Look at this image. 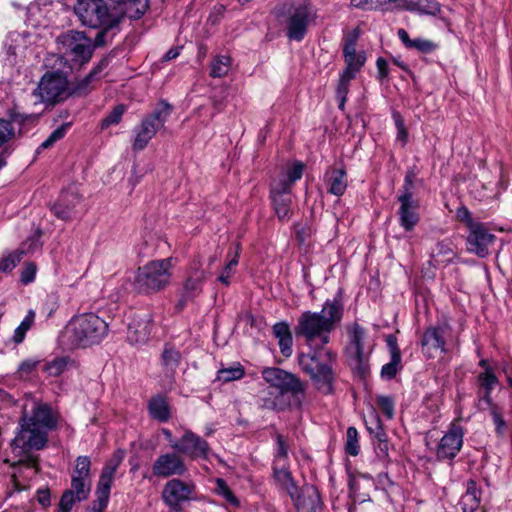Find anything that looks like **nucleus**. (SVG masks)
Listing matches in <instances>:
<instances>
[{
    "label": "nucleus",
    "mask_w": 512,
    "mask_h": 512,
    "mask_svg": "<svg viewBox=\"0 0 512 512\" xmlns=\"http://www.w3.org/2000/svg\"><path fill=\"white\" fill-rule=\"evenodd\" d=\"M401 361L400 350L393 348V355H391L390 361L381 368V377L386 380L393 379L402 368Z\"/></svg>",
    "instance_id": "36"
},
{
    "label": "nucleus",
    "mask_w": 512,
    "mask_h": 512,
    "mask_svg": "<svg viewBox=\"0 0 512 512\" xmlns=\"http://www.w3.org/2000/svg\"><path fill=\"white\" fill-rule=\"evenodd\" d=\"M366 331L359 324L355 323L349 330L350 351L359 364L366 359L365 340Z\"/></svg>",
    "instance_id": "26"
},
{
    "label": "nucleus",
    "mask_w": 512,
    "mask_h": 512,
    "mask_svg": "<svg viewBox=\"0 0 512 512\" xmlns=\"http://www.w3.org/2000/svg\"><path fill=\"white\" fill-rule=\"evenodd\" d=\"M447 328L443 326H435L428 328L422 338V350L425 355L434 358L437 354L446 352L445 338Z\"/></svg>",
    "instance_id": "18"
},
{
    "label": "nucleus",
    "mask_w": 512,
    "mask_h": 512,
    "mask_svg": "<svg viewBox=\"0 0 512 512\" xmlns=\"http://www.w3.org/2000/svg\"><path fill=\"white\" fill-rule=\"evenodd\" d=\"M456 217L459 221L464 222L467 225L468 229H471L473 225H477L480 223L475 222L472 219L470 211L465 206H461L457 209Z\"/></svg>",
    "instance_id": "62"
},
{
    "label": "nucleus",
    "mask_w": 512,
    "mask_h": 512,
    "mask_svg": "<svg viewBox=\"0 0 512 512\" xmlns=\"http://www.w3.org/2000/svg\"><path fill=\"white\" fill-rule=\"evenodd\" d=\"M71 487L77 501L86 500L91 489L90 479L71 478Z\"/></svg>",
    "instance_id": "41"
},
{
    "label": "nucleus",
    "mask_w": 512,
    "mask_h": 512,
    "mask_svg": "<svg viewBox=\"0 0 512 512\" xmlns=\"http://www.w3.org/2000/svg\"><path fill=\"white\" fill-rule=\"evenodd\" d=\"M273 334L279 340L291 334L290 326L287 322H277L273 326Z\"/></svg>",
    "instance_id": "64"
},
{
    "label": "nucleus",
    "mask_w": 512,
    "mask_h": 512,
    "mask_svg": "<svg viewBox=\"0 0 512 512\" xmlns=\"http://www.w3.org/2000/svg\"><path fill=\"white\" fill-rule=\"evenodd\" d=\"M367 429L371 435L378 441V449L381 453L387 454L388 444L386 433L382 427L381 420L377 414H373L371 417L370 425L367 424Z\"/></svg>",
    "instance_id": "31"
},
{
    "label": "nucleus",
    "mask_w": 512,
    "mask_h": 512,
    "mask_svg": "<svg viewBox=\"0 0 512 512\" xmlns=\"http://www.w3.org/2000/svg\"><path fill=\"white\" fill-rule=\"evenodd\" d=\"M109 324L93 312L74 316L64 328L62 342L70 349L99 344L107 335Z\"/></svg>",
    "instance_id": "4"
},
{
    "label": "nucleus",
    "mask_w": 512,
    "mask_h": 512,
    "mask_svg": "<svg viewBox=\"0 0 512 512\" xmlns=\"http://www.w3.org/2000/svg\"><path fill=\"white\" fill-rule=\"evenodd\" d=\"M395 125L397 128V136L396 140L401 142L402 146L407 143L408 140V132L404 124V120L399 114H394Z\"/></svg>",
    "instance_id": "59"
},
{
    "label": "nucleus",
    "mask_w": 512,
    "mask_h": 512,
    "mask_svg": "<svg viewBox=\"0 0 512 512\" xmlns=\"http://www.w3.org/2000/svg\"><path fill=\"white\" fill-rule=\"evenodd\" d=\"M298 512H322V502L316 487L307 485L291 498Z\"/></svg>",
    "instance_id": "19"
},
{
    "label": "nucleus",
    "mask_w": 512,
    "mask_h": 512,
    "mask_svg": "<svg viewBox=\"0 0 512 512\" xmlns=\"http://www.w3.org/2000/svg\"><path fill=\"white\" fill-rule=\"evenodd\" d=\"M331 332L321 314L311 311L302 313L295 327L296 335L303 336L311 348L309 353L299 355V365L316 388L325 394L332 393L335 379L333 364L337 354L325 347L330 341Z\"/></svg>",
    "instance_id": "1"
},
{
    "label": "nucleus",
    "mask_w": 512,
    "mask_h": 512,
    "mask_svg": "<svg viewBox=\"0 0 512 512\" xmlns=\"http://www.w3.org/2000/svg\"><path fill=\"white\" fill-rule=\"evenodd\" d=\"M453 257V250L444 243H438L436 249L433 251L432 254V258L436 263L450 262Z\"/></svg>",
    "instance_id": "48"
},
{
    "label": "nucleus",
    "mask_w": 512,
    "mask_h": 512,
    "mask_svg": "<svg viewBox=\"0 0 512 512\" xmlns=\"http://www.w3.org/2000/svg\"><path fill=\"white\" fill-rule=\"evenodd\" d=\"M152 328L150 314L134 317L128 324L127 339L132 344H144L149 339Z\"/></svg>",
    "instance_id": "21"
},
{
    "label": "nucleus",
    "mask_w": 512,
    "mask_h": 512,
    "mask_svg": "<svg viewBox=\"0 0 512 512\" xmlns=\"http://www.w3.org/2000/svg\"><path fill=\"white\" fill-rule=\"evenodd\" d=\"M274 481L277 487L285 491L290 498L296 496V492L299 488L293 480L291 473L286 468L274 466Z\"/></svg>",
    "instance_id": "28"
},
{
    "label": "nucleus",
    "mask_w": 512,
    "mask_h": 512,
    "mask_svg": "<svg viewBox=\"0 0 512 512\" xmlns=\"http://www.w3.org/2000/svg\"><path fill=\"white\" fill-rule=\"evenodd\" d=\"M461 502L465 506V509L474 510L477 508L480 502V492L473 481L468 482L467 491L462 496Z\"/></svg>",
    "instance_id": "42"
},
{
    "label": "nucleus",
    "mask_w": 512,
    "mask_h": 512,
    "mask_svg": "<svg viewBox=\"0 0 512 512\" xmlns=\"http://www.w3.org/2000/svg\"><path fill=\"white\" fill-rule=\"evenodd\" d=\"M150 415L160 422H166L170 417V410L166 400L157 396L150 400L148 405Z\"/></svg>",
    "instance_id": "32"
},
{
    "label": "nucleus",
    "mask_w": 512,
    "mask_h": 512,
    "mask_svg": "<svg viewBox=\"0 0 512 512\" xmlns=\"http://www.w3.org/2000/svg\"><path fill=\"white\" fill-rule=\"evenodd\" d=\"M480 386L484 390H493L498 380L490 367H486V371H483L478 376Z\"/></svg>",
    "instance_id": "52"
},
{
    "label": "nucleus",
    "mask_w": 512,
    "mask_h": 512,
    "mask_svg": "<svg viewBox=\"0 0 512 512\" xmlns=\"http://www.w3.org/2000/svg\"><path fill=\"white\" fill-rule=\"evenodd\" d=\"M76 499L72 490H66L60 499L58 512H70Z\"/></svg>",
    "instance_id": "57"
},
{
    "label": "nucleus",
    "mask_w": 512,
    "mask_h": 512,
    "mask_svg": "<svg viewBox=\"0 0 512 512\" xmlns=\"http://www.w3.org/2000/svg\"><path fill=\"white\" fill-rule=\"evenodd\" d=\"M346 452L351 456H357L360 452L358 432L355 427H349L346 432Z\"/></svg>",
    "instance_id": "46"
},
{
    "label": "nucleus",
    "mask_w": 512,
    "mask_h": 512,
    "mask_svg": "<svg viewBox=\"0 0 512 512\" xmlns=\"http://www.w3.org/2000/svg\"><path fill=\"white\" fill-rule=\"evenodd\" d=\"M186 471L187 467L182 457L174 452L160 455L152 465L153 475L159 478L182 476Z\"/></svg>",
    "instance_id": "16"
},
{
    "label": "nucleus",
    "mask_w": 512,
    "mask_h": 512,
    "mask_svg": "<svg viewBox=\"0 0 512 512\" xmlns=\"http://www.w3.org/2000/svg\"><path fill=\"white\" fill-rule=\"evenodd\" d=\"M91 461L87 456H79L71 478L90 479Z\"/></svg>",
    "instance_id": "43"
},
{
    "label": "nucleus",
    "mask_w": 512,
    "mask_h": 512,
    "mask_svg": "<svg viewBox=\"0 0 512 512\" xmlns=\"http://www.w3.org/2000/svg\"><path fill=\"white\" fill-rule=\"evenodd\" d=\"M315 18V11L307 0L298 1L289 11L286 21L287 37L291 40L301 41L307 27Z\"/></svg>",
    "instance_id": "11"
},
{
    "label": "nucleus",
    "mask_w": 512,
    "mask_h": 512,
    "mask_svg": "<svg viewBox=\"0 0 512 512\" xmlns=\"http://www.w3.org/2000/svg\"><path fill=\"white\" fill-rule=\"evenodd\" d=\"M303 171L304 164L295 161L287 164L271 182L270 198L274 211L281 221L289 220L292 215V187L301 179Z\"/></svg>",
    "instance_id": "6"
},
{
    "label": "nucleus",
    "mask_w": 512,
    "mask_h": 512,
    "mask_svg": "<svg viewBox=\"0 0 512 512\" xmlns=\"http://www.w3.org/2000/svg\"><path fill=\"white\" fill-rule=\"evenodd\" d=\"M4 48L8 60L12 62L26 48V40L23 34L18 32H10L4 42Z\"/></svg>",
    "instance_id": "30"
},
{
    "label": "nucleus",
    "mask_w": 512,
    "mask_h": 512,
    "mask_svg": "<svg viewBox=\"0 0 512 512\" xmlns=\"http://www.w3.org/2000/svg\"><path fill=\"white\" fill-rule=\"evenodd\" d=\"M35 312L33 310H29L20 325L15 329L13 334V342L15 344H20L23 342L27 331L30 330L34 323Z\"/></svg>",
    "instance_id": "39"
},
{
    "label": "nucleus",
    "mask_w": 512,
    "mask_h": 512,
    "mask_svg": "<svg viewBox=\"0 0 512 512\" xmlns=\"http://www.w3.org/2000/svg\"><path fill=\"white\" fill-rule=\"evenodd\" d=\"M130 2L131 19L141 18L149 7L148 0H128Z\"/></svg>",
    "instance_id": "55"
},
{
    "label": "nucleus",
    "mask_w": 512,
    "mask_h": 512,
    "mask_svg": "<svg viewBox=\"0 0 512 512\" xmlns=\"http://www.w3.org/2000/svg\"><path fill=\"white\" fill-rule=\"evenodd\" d=\"M8 119L10 123L16 124L18 126V131H16V135H22L26 130H28L31 126L35 125L38 116L35 114H26L18 111L17 109H10L7 113Z\"/></svg>",
    "instance_id": "29"
},
{
    "label": "nucleus",
    "mask_w": 512,
    "mask_h": 512,
    "mask_svg": "<svg viewBox=\"0 0 512 512\" xmlns=\"http://www.w3.org/2000/svg\"><path fill=\"white\" fill-rule=\"evenodd\" d=\"M240 251V244L237 243L235 245L234 251H229L228 257H230V259L228 260V263L225 265L224 269L222 270L218 277V281L226 286L230 284V279L235 273V267L237 266L239 261Z\"/></svg>",
    "instance_id": "33"
},
{
    "label": "nucleus",
    "mask_w": 512,
    "mask_h": 512,
    "mask_svg": "<svg viewBox=\"0 0 512 512\" xmlns=\"http://www.w3.org/2000/svg\"><path fill=\"white\" fill-rule=\"evenodd\" d=\"M265 382L289 398L295 407H300L305 398V384L296 375L281 368L269 367L262 371Z\"/></svg>",
    "instance_id": "9"
},
{
    "label": "nucleus",
    "mask_w": 512,
    "mask_h": 512,
    "mask_svg": "<svg viewBox=\"0 0 512 512\" xmlns=\"http://www.w3.org/2000/svg\"><path fill=\"white\" fill-rule=\"evenodd\" d=\"M16 138V130L9 120L0 118V147Z\"/></svg>",
    "instance_id": "49"
},
{
    "label": "nucleus",
    "mask_w": 512,
    "mask_h": 512,
    "mask_svg": "<svg viewBox=\"0 0 512 512\" xmlns=\"http://www.w3.org/2000/svg\"><path fill=\"white\" fill-rule=\"evenodd\" d=\"M232 65V59L228 55L216 56L210 65V76L213 78H221L226 76Z\"/></svg>",
    "instance_id": "35"
},
{
    "label": "nucleus",
    "mask_w": 512,
    "mask_h": 512,
    "mask_svg": "<svg viewBox=\"0 0 512 512\" xmlns=\"http://www.w3.org/2000/svg\"><path fill=\"white\" fill-rule=\"evenodd\" d=\"M67 366L66 358H56L45 365V371L50 376H59Z\"/></svg>",
    "instance_id": "56"
},
{
    "label": "nucleus",
    "mask_w": 512,
    "mask_h": 512,
    "mask_svg": "<svg viewBox=\"0 0 512 512\" xmlns=\"http://www.w3.org/2000/svg\"><path fill=\"white\" fill-rule=\"evenodd\" d=\"M324 182L328 193L342 196L348 186L347 173L343 168H331L325 173Z\"/></svg>",
    "instance_id": "24"
},
{
    "label": "nucleus",
    "mask_w": 512,
    "mask_h": 512,
    "mask_svg": "<svg viewBox=\"0 0 512 512\" xmlns=\"http://www.w3.org/2000/svg\"><path fill=\"white\" fill-rule=\"evenodd\" d=\"M44 63L50 70L42 76L35 95L39 96L42 102L54 104L70 95L67 76L72 67L66 65V61L56 55H49Z\"/></svg>",
    "instance_id": "5"
},
{
    "label": "nucleus",
    "mask_w": 512,
    "mask_h": 512,
    "mask_svg": "<svg viewBox=\"0 0 512 512\" xmlns=\"http://www.w3.org/2000/svg\"><path fill=\"white\" fill-rule=\"evenodd\" d=\"M74 11L83 25L104 31L116 27L123 16L131 18L128 0H77Z\"/></svg>",
    "instance_id": "3"
},
{
    "label": "nucleus",
    "mask_w": 512,
    "mask_h": 512,
    "mask_svg": "<svg viewBox=\"0 0 512 512\" xmlns=\"http://www.w3.org/2000/svg\"><path fill=\"white\" fill-rule=\"evenodd\" d=\"M57 425V418L50 405L34 402L30 414L24 413L19 421L16 436L11 441L13 452L25 460L21 462L36 467V459L29 456L31 450H41L48 441V432Z\"/></svg>",
    "instance_id": "2"
},
{
    "label": "nucleus",
    "mask_w": 512,
    "mask_h": 512,
    "mask_svg": "<svg viewBox=\"0 0 512 512\" xmlns=\"http://www.w3.org/2000/svg\"><path fill=\"white\" fill-rule=\"evenodd\" d=\"M102 71V64L93 68L84 78L78 80L71 88L70 94L85 95L91 89V83L97 78Z\"/></svg>",
    "instance_id": "34"
},
{
    "label": "nucleus",
    "mask_w": 512,
    "mask_h": 512,
    "mask_svg": "<svg viewBox=\"0 0 512 512\" xmlns=\"http://www.w3.org/2000/svg\"><path fill=\"white\" fill-rule=\"evenodd\" d=\"M173 449L178 453L185 455L191 459H208L212 454L209 444L206 440L192 432L186 430L177 443L173 445Z\"/></svg>",
    "instance_id": "13"
},
{
    "label": "nucleus",
    "mask_w": 512,
    "mask_h": 512,
    "mask_svg": "<svg viewBox=\"0 0 512 512\" xmlns=\"http://www.w3.org/2000/svg\"><path fill=\"white\" fill-rule=\"evenodd\" d=\"M415 174L411 171L407 172L404 178L403 186L398 195V201H418L414 197Z\"/></svg>",
    "instance_id": "38"
},
{
    "label": "nucleus",
    "mask_w": 512,
    "mask_h": 512,
    "mask_svg": "<svg viewBox=\"0 0 512 512\" xmlns=\"http://www.w3.org/2000/svg\"><path fill=\"white\" fill-rule=\"evenodd\" d=\"M172 107L165 101H161L155 107L153 112L147 115L139 125L134 127V140L132 144L133 150L141 151L149 143V141L156 135L169 118Z\"/></svg>",
    "instance_id": "10"
},
{
    "label": "nucleus",
    "mask_w": 512,
    "mask_h": 512,
    "mask_svg": "<svg viewBox=\"0 0 512 512\" xmlns=\"http://www.w3.org/2000/svg\"><path fill=\"white\" fill-rule=\"evenodd\" d=\"M56 44L58 53L55 55L62 57L66 65H69L68 61L83 65L93 54L91 39L83 32L71 30L63 33L57 37Z\"/></svg>",
    "instance_id": "8"
},
{
    "label": "nucleus",
    "mask_w": 512,
    "mask_h": 512,
    "mask_svg": "<svg viewBox=\"0 0 512 512\" xmlns=\"http://www.w3.org/2000/svg\"><path fill=\"white\" fill-rule=\"evenodd\" d=\"M52 1L51 0H36L27 7V22L34 26H47L49 20Z\"/></svg>",
    "instance_id": "22"
},
{
    "label": "nucleus",
    "mask_w": 512,
    "mask_h": 512,
    "mask_svg": "<svg viewBox=\"0 0 512 512\" xmlns=\"http://www.w3.org/2000/svg\"><path fill=\"white\" fill-rule=\"evenodd\" d=\"M463 428L458 423H451L448 431L441 438L437 447V457L440 460H451L461 450L463 445Z\"/></svg>",
    "instance_id": "15"
},
{
    "label": "nucleus",
    "mask_w": 512,
    "mask_h": 512,
    "mask_svg": "<svg viewBox=\"0 0 512 512\" xmlns=\"http://www.w3.org/2000/svg\"><path fill=\"white\" fill-rule=\"evenodd\" d=\"M244 374H245V371H244V368L242 367V365L237 364L232 367L220 369L217 372L216 380L223 382V383H228L231 381L241 379L244 376Z\"/></svg>",
    "instance_id": "40"
},
{
    "label": "nucleus",
    "mask_w": 512,
    "mask_h": 512,
    "mask_svg": "<svg viewBox=\"0 0 512 512\" xmlns=\"http://www.w3.org/2000/svg\"><path fill=\"white\" fill-rule=\"evenodd\" d=\"M489 413L492 417L496 434L498 436H503L507 428L503 409L500 406H491V411H489Z\"/></svg>",
    "instance_id": "44"
},
{
    "label": "nucleus",
    "mask_w": 512,
    "mask_h": 512,
    "mask_svg": "<svg viewBox=\"0 0 512 512\" xmlns=\"http://www.w3.org/2000/svg\"><path fill=\"white\" fill-rule=\"evenodd\" d=\"M40 247V243L38 238H31L25 243H23L22 247L8 255L4 256L0 260V271L1 272H10L12 271L16 265L21 261L23 255L27 253H31L37 250Z\"/></svg>",
    "instance_id": "23"
},
{
    "label": "nucleus",
    "mask_w": 512,
    "mask_h": 512,
    "mask_svg": "<svg viewBox=\"0 0 512 512\" xmlns=\"http://www.w3.org/2000/svg\"><path fill=\"white\" fill-rule=\"evenodd\" d=\"M172 259L150 261L140 267L135 276V288L142 293L157 292L167 287L171 280Z\"/></svg>",
    "instance_id": "7"
},
{
    "label": "nucleus",
    "mask_w": 512,
    "mask_h": 512,
    "mask_svg": "<svg viewBox=\"0 0 512 512\" xmlns=\"http://www.w3.org/2000/svg\"><path fill=\"white\" fill-rule=\"evenodd\" d=\"M277 452H276V459H275V466L279 464L281 459H284L287 457L288 454V447L284 440V437L280 434L277 435Z\"/></svg>",
    "instance_id": "63"
},
{
    "label": "nucleus",
    "mask_w": 512,
    "mask_h": 512,
    "mask_svg": "<svg viewBox=\"0 0 512 512\" xmlns=\"http://www.w3.org/2000/svg\"><path fill=\"white\" fill-rule=\"evenodd\" d=\"M205 279L206 272L201 268L200 261H192L189 267L187 278L183 284L181 299L178 304L180 308H183L188 301L196 298L201 294Z\"/></svg>",
    "instance_id": "14"
},
{
    "label": "nucleus",
    "mask_w": 512,
    "mask_h": 512,
    "mask_svg": "<svg viewBox=\"0 0 512 512\" xmlns=\"http://www.w3.org/2000/svg\"><path fill=\"white\" fill-rule=\"evenodd\" d=\"M215 491L218 495L225 498V500L228 501L231 505H233L235 507H238L240 505L239 500L233 494V492L231 491V489L228 487V485L226 484V482L223 479L218 478L216 480Z\"/></svg>",
    "instance_id": "47"
},
{
    "label": "nucleus",
    "mask_w": 512,
    "mask_h": 512,
    "mask_svg": "<svg viewBox=\"0 0 512 512\" xmlns=\"http://www.w3.org/2000/svg\"><path fill=\"white\" fill-rule=\"evenodd\" d=\"M376 403L383 414L391 419L394 415V400L390 396L380 395L376 398Z\"/></svg>",
    "instance_id": "53"
},
{
    "label": "nucleus",
    "mask_w": 512,
    "mask_h": 512,
    "mask_svg": "<svg viewBox=\"0 0 512 512\" xmlns=\"http://www.w3.org/2000/svg\"><path fill=\"white\" fill-rule=\"evenodd\" d=\"M66 196H62L59 203L55 204L53 207L54 214L62 219V220H68L72 217V209L70 207H64L63 204L65 203Z\"/></svg>",
    "instance_id": "60"
},
{
    "label": "nucleus",
    "mask_w": 512,
    "mask_h": 512,
    "mask_svg": "<svg viewBox=\"0 0 512 512\" xmlns=\"http://www.w3.org/2000/svg\"><path fill=\"white\" fill-rule=\"evenodd\" d=\"M399 224L405 231H411L419 222V201H398Z\"/></svg>",
    "instance_id": "25"
},
{
    "label": "nucleus",
    "mask_w": 512,
    "mask_h": 512,
    "mask_svg": "<svg viewBox=\"0 0 512 512\" xmlns=\"http://www.w3.org/2000/svg\"><path fill=\"white\" fill-rule=\"evenodd\" d=\"M346 63V69L343 72H350L351 75L356 76V73L360 71L364 65L366 58L363 53H356L348 57H344Z\"/></svg>",
    "instance_id": "45"
},
{
    "label": "nucleus",
    "mask_w": 512,
    "mask_h": 512,
    "mask_svg": "<svg viewBox=\"0 0 512 512\" xmlns=\"http://www.w3.org/2000/svg\"><path fill=\"white\" fill-rule=\"evenodd\" d=\"M355 76L351 75L350 72H342L340 74L339 83L336 89V97L338 100V107L340 110L344 109L347 94L349 92L350 82Z\"/></svg>",
    "instance_id": "37"
},
{
    "label": "nucleus",
    "mask_w": 512,
    "mask_h": 512,
    "mask_svg": "<svg viewBox=\"0 0 512 512\" xmlns=\"http://www.w3.org/2000/svg\"><path fill=\"white\" fill-rule=\"evenodd\" d=\"M358 31L354 30L351 34H349L345 38L344 46H343V54L344 57H348L350 55L356 54V43L358 40Z\"/></svg>",
    "instance_id": "58"
},
{
    "label": "nucleus",
    "mask_w": 512,
    "mask_h": 512,
    "mask_svg": "<svg viewBox=\"0 0 512 512\" xmlns=\"http://www.w3.org/2000/svg\"><path fill=\"white\" fill-rule=\"evenodd\" d=\"M180 355L173 348H166L162 354L163 365L167 370L173 371L179 363Z\"/></svg>",
    "instance_id": "51"
},
{
    "label": "nucleus",
    "mask_w": 512,
    "mask_h": 512,
    "mask_svg": "<svg viewBox=\"0 0 512 512\" xmlns=\"http://www.w3.org/2000/svg\"><path fill=\"white\" fill-rule=\"evenodd\" d=\"M258 404L262 409L272 411H283L289 407H295L289 398L269 384L259 392Z\"/></svg>",
    "instance_id": "20"
},
{
    "label": "nucleus",
    "mask_w": 512,
    "mask_h": 512,
    "mask_svg": "<svg viewBox=\"0 0 512 512\" xmlns=\"http://www.w3.org/2000/svg\"><path fill=\"white\" fill-rule=\"evenodd\" d=\"M495 236L484 226L479 223L473 225L469 229L467 236V249L468 251L484 258L489 254V247L493 244Z\"/></svg>",
    "instance_id": "17"
},
{
    "label": "nucleus",
    "mask_w": 512,
    "mask_h": 512,
    "mask_svg": "<svg viewBox=\"0 0 512 512\" xmlns=\"http://www.w3.org/2000/svg\"><path fill=\"white\" fill-rule=\"evenodd\" d=\"M318 314H321L324 322H327L329 329L333 331L336 324L342 319L343 305L338 298H334L333 300L327 299L321 312Z\"/></svg>",
    "instance_id": "27"
},
{
    "label": "nucleus",
    "mask_w": 512,
    "mask_h": 512,
    "mask_svg": "<svg viewBox=\"0 0 512 512\" xmlns=\"http://www.w3.org/2000/svg\"><path fill=\"white\" fill-rule=\"evenodd\" d=\"M67 125H61L60 127L56 128L49 136L48 138L42 142L40 145V149H47L53 146L57 141L62 139L67 132Z\"/></svg>",
    "instance_id": "54"
},
{
    "label": "nucleus",
    "mask_w": 512,
    "mask_h": 512,
    "mask_svg": "<svg viewBox=\"0 0 512 512\" xmlns=\"http://www.w3.org/2000/svg\"><path fill=\"white\" fill-rule=\"evenodd\" d=\"M125 106L119 104L113 108V110L102 120L101 127L107 128L111 125H116L121 121V118L125 112Z\"/></svg>",
    "instance_id": "50"
},
{
    "label": "nucleus",
    "mask_w": 512,
    "mask_h": 512,
    "mask_svg": "<svg viewBox=\"0 0 512 512\" xmlns=\"http://www.w3.org/2000/svg\"><path fill=\"white\" fill-rule=\"evenodd\" d=\"M195 490L196 486L193 482L174 478L164 485L162 499L167 506L177 509L182 503L195 499Z\"/></svg>",
    "instance_id": "12"
},
{
    "label": "nucleus",
    "mask_w": 512,
    "mask_h": 512,
    "mask_svg": "<svg viewBox=\"0 0 512 512\" xmlns=\"http://www.w3.org/2000/svg\"><path fill=\"white\" fill-rule=\"evenodd\" d=\"M36 276V265L34 263H26L21 272V282L25 285L34 281Z\"/></svg>",
    "instance_id": "61"
}]
</instances>
